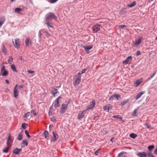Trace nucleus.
<instances>
[{"mask_svg": "<svg viewBox=\"0 0 157 157\" xmlns=\"http://www.w3.org/2000/svg\"><path fill=\"white\" fill-rule=\"evenodd\" d=\"M45 18L46 21H51L52 19L56 20L57 19V17L51 12L48 13L45 16Z\"/></svg>", "mask_w": 157, "mask_h": 157, "instance_id": "obj_1", "label": "nucleus"}, {"mask_svg": "<svg viewBox=\"0 0 157 157\" xmlns=\"http://www.w3.org/2000/svg\"><path fill=\"white\" fill-rule=\"evenodd\" d=\"M101 27V25H94L92 27L93 31L94 33H97L100 29V27Z\"/></svg>", "mask_w": 157, "mask_h": 157, "instance_id": "obj_2", "label": "nucleus"}, {"mask_svg": "<svg viewBox=\"0 0 157 157\" xmlns=\"http://www.w3.org/2000/svg\"><path fill=\"white\" fill-rule=\"evenodd\" d=\"M87 111L85 109L81 112V113H79L77 118L79 120H81L85 116V114Z\"/></svg>", "mask_w": 157, "mask_h": 157, "instance_id": "obj_3", "label": "nucleus"}, {"mask_svg": "<svg viewBox=\"0 0 157 157\" xmlns=\"http://www.w3.org/2000/svg\"><path fill=\"white\" fill-rule=\"evenodd\" d=\"M15 40V43H14L13 40V43L14 46V47L17 48H18L20 46V40L19 38H16Z\"/></svg>", "mask_w": 157, "mask_h": 157, "instance_id": "obj_4", "label": "nucleus"}, {"mask_svg": "<svg viewBox=\"0 0 157 157\" xmlns=\"http://www.w3.org/2000/svg\"><path fill=\"white\" fill-rule=\"evenodd\" d=\"M67 105L66 104H62L60 110V113L63 114L65 113L66 110L67 109Z\"/></svg>", "mask_w": 157, "mask_h": 157, "instance_id": "obj_5", "label": "nucleus"}, {"mask_svg": "<svg viewBox=\"0 0 157 157\" xmlns=\"http://www.w3.org/2000/svg\"><path fill=\"white\" fill-rule=\"evenodd\" d=\"M95 105V101L94 100H93L92 102H90V105L87 106V107L86 110L87 111L88 110L92 109L94 107Z\"/></svg>", "mask_w": 157, "mask_h": 157, "instance_id": "obj_6", "label": "nucleus"}, {"mask_svg": "<svg viewBox=\"0 0 157 157\" xmlns=\"http://www.w3.org/2000/svg\"><path fill=\"white\" fill-rule=\"evenodd\" d=\"M81 79L79 78H78L75 77V78L74 79L73 85L75 87H76V86L78 85L80 82H81Z\"/></svg>", "mask_w": 157, "mask_h": 157, "instance_id": "obj_7", "label": "nucleus"}, {"mask_svg": "<svg viewBox=\"0 0 157 157\" xmlns=\"http://www.w3.org/2000/svg\"><path fill=\"white\" fill-rule=\"evenodd\" d=\"M25 43L26 46L27 47H29L30 46H31L32 45V40H30L29 38H27L25 40Z\"/></svg>", "mask_w": 157, "mask_h": 157, "instance_id": "obj_8", "label": "nucleus"}, {"mask_svg": "<svg viewBox=\"0 0 157 157\" xmlns=\"http://www.w3.org/2000/svg\"><path fill=\"white\" fill-rule=\"evenodd\" d=\"M112 109V106L110 104H107L103 107L104 110L106 112H109L110 110H111Z\"/></svg>", "mask_w": 157, "mask_h": 157, "instance_id": "obj_9", "label": "nucleus"}, {"mask_svg": "<svg viewBox=\"0 0 157 157\" xmlns=\"http://www.w3.org/2000/svg\"><path fill=\"white\" fill-rule=\"evenodd\" d=\"M137 155L139 157H147V154L146 152L143 151L138 153Z\"/></svg>", "mask_w": 157, "mask_h": 157, "instance_id": "obj_10", "label": "nucleus"}, {"mask_svg": "<svg viewBox=\"0 0 157 157\" xmlns=\"http://www.w3.org/2000/svg\"><path fill=\"white\" fill-rule=\"evenodd\" d=\"M132 58L131 56H130L127 57L125 60H124L123 62V63L127 64H128V63L132 61Z\"/></svg>", "mask_w": 157, "mask_h": 157, "instance_id": "obj_11", "label": "nucleus"}, {"mask_svg": "<svg viewBox=\"0 0 157 157\" xmlns=\"http://www.w3.org/2000/svg\"><path fill=\"white\" fill-rule=\"evenodd\" d=\"M52 133L53 135V142H56L58 138V136L56 132H53Z\"/></svg>", "mask_w": 157, "mask_h": 157, "instance_id": "obj_12", "label": "nucleus"}, {"mask_svg": "<svg viewBox=\"0 0 157 157\" xmlns=\"http://www.w3.org/2000/svg\"><path fill=\"white\" fill-rule=\"evenodd\" d=\"M49 133L47 130H44V133L43 134V136L44 137L45 139L48 140L49 139Z\"/></svg>", "mask_w": 157, "mask_h": 157, "instance_id": "obj_13", "label": "nucleus"}, {"mask_svg": "<svg viewBox=\"0 0 157 157\" xmlns=\"http://www.w3.org/2000/svg\"><path fill=\"white\" fill-rule=\"evenodd\" d=\"M145 93V91H144L140 92L135 97V98L136 100L138 99L139 98H140L141 96L144 94Z\"/></svg>", "mask_w": 157, "mask_h": 157, "instance_id": "obj_14", "label": "nucleus"}, {"mask_svg": "<svg viewBox=\"0 0 157 157\" xmlns=\"http://www.w3.org/2000/svg\"><path fill=\"white\" fill-rule=\"evenodd\" d=\"M82 47L84 48L85 51H88L91 49L93 47V46L91 45L89 46H84Z\"/></svg>", "mask_w": 157, "mask_h": 157, "instance_id": "obj_15", "label": "nucleus"}, {"mask_svg": "<svg viewBox=\"0 0 157 157\" xmlns=\"http://www.w3.org/2000/svg\"><path fill=\"white\" fill-rule=\"evenodd\" d=\"M126 12V9L123 8H122L119 11V13L121 15H122L125 14Z\"/></svg>", "mask_w": 157, "mask_h": 157, "instance_id": "obj_16", "label": "nucleus"}, {"mask_svg": "<svg viewBox=\"0 0 157 157\" xmlns=\"http://www.w3.org/2000/svg\"><path fill=\"white\" fill-rule=\"evenodd\" d=\"M31 114L30 112H28L25 113L23 116V117L24 118H27L28 120H29L31 118V117H29L30 116Z\"/></svg>", "mask_w": 157, "mask_h": 157, "instance_id": "obj_17", "label": "nucleus"}, {"mask_svg": "<svg viewBox=\"0 0 157 157\" xmlns=\"http://www.w3.org/2000/svg\"><path fill=\"white\" fill-rule=\"evenodd\" d=\"M19 95V92L17 91V89L16 88L14 89L13 96L14 98H16Z\"/></svg>", "mask_w": 157, "mask_h": 157, "instance_id": "obj_18", "label": "nucleus"}, {"mask_svg": "<svg viewBox=\"0 0 157 157\" xmlns=\"http://www.w3.org/2000/svg\"><path fill=\"white\" fill-rule=\"evenodd\" d=\"M23 131L22 130L20 132V134L18 135L17 139L19 140H22L23 139V137H22L23 134Z\"/></svg>", "mask_w": 157, "mask_h": 157, "instance_id": "obj_19", "label": "nucleus"}, {"mask_svg": "<svg viewBox=\"0 0 157 157\" xmlns=\"http://www.w3.org/2000/svg\"><path fill=\"white\" fill-rule=\"evenodd\" d=\"M1 75H2L3 76H6L8 74V72L7 71L5 70L1 72Z\"/></svg>", "mask_w": 157, "mask_h": 157, "instance_id": "obj_20", "label": "nucleus"}, {"mask_svg": "<svg viewBox=\"0 0 157 157\" xmlns=\"http://www.w3.org/2000/svg\"><path fill=\"white\" fill-rule=\"evenodd\" d=\"M155 148V146L153 145H152L148 146L147 149L149 152H151L152 151V150Z\"/></svg>", "mask_w": 157, "mask_h": 157, "instance_id": "obj_21", "label": "nucleus"}, {"mask_svg": "<svg viewBox=\"0 0 157 157\" xmlns=\"http://www.w3.org/2000/svg\"><path fill=\"white\" fill-rule=\"evenodd\" d=\"M141 38H139L135 42L134 45L137 46L139 45L141 43Z\"/></svg>", "mask_w": 157, "mask_h": 157, "instance_id": "obj_22", "label": "nucleus"}, {"mask_svg": "<svg viewBox=\"0 0 157 157\" xmlns=\"http://www.w3.org/2000/svg\"><path fill=\"white\" fill-rule=\"evenodd\" d=\"M10 149V147L9 146L6 147L4 148L2 151L3 153H7L9 151Z\"/></svg>", "mask_w": 157, "mask_h": 157, "instance_id": "obj_23", "label": "nucleus"}, {"mask_svg": "<svg viewBox=\"0 0 157 157\" xmlns=\"http://www.w3.org/2000/svg\"><path fill=\"white\" fill-rule=\"evenodd\" d=\"M11 68L13 71L16 72H17L18 71L17 70L15 65L14 64H13L11 65Z\"/></svg>", "mask_w": 157, "mask_h": 157, "instance_id": "obj_24", "label": "nucleus"}, {"mask_svg": "<svg viewBox=\"0 0 157 157\" xmlns=\"http://www.w3.org/2000/svg\"><path fill=\"white\" fill-rule=\"evenodd\" d=\"M58 92L57 91V89L56 88H53L52 89V93L54 95V96H55L56 94Z\"/></svg>", "mask_w": 157, "mask_h": 157, "instance_id": "obj_25", "label": "nucleus"}, {"mask_svg": "<svg viewBox=\"0 0 157 157\" xmlns=\"http://www.w3.org/2000/svg\"><path fill=\"white\" fill-rule=\"evenodd\" d=\"M129 101V100L128 99H126L123 101L121 103V105L122 106H124Z\"/></svg>", "mask_w": 157, "mask_h": 157, "instance_id": "obj_26", "label": "nucleus"}, {"mask_svg": "<svg viewBox=\"0 0 157 157\" xmlns=\"http://www.w3.org/2000/svg\"><path fill=\"white\" fill-rule=\"evenodd\" d=\"M13 152L15 155H18L20 154L19 151H18V148L17 147L13 150Z\"/></svg>", "mask_w": 157, "mask_h": 157, "instance_id": "obj_27", "label": "nucleus"}, {"mask_svg": "<svg viewBox=\"0 0 157 157\" xmlns=\"http://www.w3.org/2000/svg\"><path fill=\"white\" fill-rule=\"evenodd\" d=\"M129 136L132 139H135L137 136V135L135 133H132L130 134Z\"/></svg>", "mask_w": 157, "mask_h": 157, "instance_id": "obj_28", "label": "nucleus"}, {"mask_svg": "<svg viewBox=\"0 0 157 157\" xmlns=\"http://www.w3.org/2000/svg\"><path fill=\"white\" fill-rule=\"evenodd\" d=\"M46 22L45 23V24H47L48 26H49L52 28H53V27L52 25V23L48 21H46Z\"/></svg>", "mask_w": 157, "mask_h": 157, "instance_id": "obj_29", "label": "nucleus"}, {"mask_svg": "<svg viewBox=\"0 0 157 157\" xmlns=\"http://www.w3.org/2000/svg\"><path fill=\"white\" fill-rule=\"evenodd\" d=\"M136 4V2L135 1H133L131 4L128 5V6L129 7L131 8L134 7Z\"/></svg>", "mask_w": 157, "mask_h": 157, "instance_id": "obj_30", "label": "nucleus"}, {"mask_svg": "<svg viewBox=\"0 0 157 157\" xmlns=\"http://www.w3.org/2000/svg\"><path fill=\"white\" fill-rule=\"evenodd\" d=\"M13 61V58L12 56H10L9 58V59L8 60V63L10 64L12 63Z\"/></svg>", "mask_w": 157, "mask_h": 157, "instance_id": "obj_31", "label": "nucleus"}, {"mask_svg": "<svg viewBox=\"0 0 157 157\" xmlns=\"http://www.w3.org/2000/svg\"><path fill=\"white\" fill-rule=\"evenodd\" d=\"M22 10L20 8H17L15 9V12L17 13H19L20 11Z\"/></svg>", "mask_w": 157, "mask_h": 157, "instance_id": "obj_32", "label": "nucleus"}, {"mask_svg": "<svg viewBox=\"0 0 157 157\" xmlns=\"http://www.w3.org/2000/svg\"><path fill=\"white\" fill-rule=\"evenodd\" d=\"M115 95V98H116L117 100H119L121 99V95L118 94H116Z\"/></svg>", "mask_w": 157, "mask_h": 157, "instance_id": "obj_33", "label": "nucleus"}, {"mask_svg": "<svg viewBox=\"0 0 157 157\" xmlns=\"http://www.w3.org/2000/svg\"><path fill=\"white\" fill-rule=\"evenodd\" d=\"M138 109H134V111L132 113V115L133 116H137V115L136 114L137 111Z\"/></svg>", "mask_w": 157, "mask_h": 157, "instance_id": "obj_34", "label": "nucleus"}, {"mask_svg": "<svg viewBox=\"0 0 157 157\" xmlns=\"http://www.w3.org/2000/svg\"><path fill=\"white\" fill-rule=\"evenodd\" d=\"M113 117L114 118H117L118 119L120 120H122V118L120 115H116L114 116Z\"/></svg>", "mask_w": 157, "mask_h": 157, "instance_id": "obj_35", "label": "nucleus"}, {"mask_svg": "<svg viewBox=\"0 0 157 157\" xmlns=\"http://www.w3.org/2000/svg\"><path fill=\"white\" fill-rule=\"evenodd\" d=\"M141 82L140 81V80H137L135 82L136 86L137 87L141 83Z\"/></svg>", "mask_w": 157, "mask_h": 157, "instance_id": "obj_36", "label": "nucleus"}, {"mask_svg": "<svg viewBox=\"0 0 157 157\" xmlns=\"http://www.w3.org/2000/svg\"><path fill=\"white\" fill-rule=\"evenodd\" d=\"M127 154V152H126L122 151L118 154L117 157H120L121 155H123L124 154Z\"/></svg>", "mask_w": 157, "mask_h": 157, "instance_id": "obj_37", "label": "nucleus"}, {"mask_svg": "<svg viewBox=\"0 0 157 157\" xmlns=\"http://www.w3.org/2000/svg\"><path fill=\"white\" fill-rule=\"evenodd\" d=\"M25 134L28 137V138H29L31 137V136L29 135V132H28V131L27 130H25Z\"/></svg>", "mask_w": 157, "mask_h": 157, "instance_id": "obj_38", "label": "nucleus"}, {"mask_svg": "<svg viewBox=\"0 0 157 157\" xmlns=\"http://www.w3.org/2000/svg\"><path fill=\"white\" fill-rule=\"evenodd\" d=\"M2 49V52L5 54H6V53L7 52V51L6 49V48H5V46H4V45L3 46Z\"/></svg>", "mask_w": 157, "mask_h": 157, "instance_id": "obj_39", "label": "nucleus"}, {"mask_svg": "<svg viewBox=\"0 0 157 157\" xmlns=\"http://www.w3.org/2000/svg\"><path fill=\"white\" fill-rule=\"evenodd\" d=\"M27 126V124L25 123H23L22 124L21 127L23 129H25L26 128Z\"/></svg>", "mask_w": 157, "mask_h": 157, "instance_id": "obj_40", "label": "nucleus"}, {"mask_svg": "<svg viewBox=\"0 0 157 157\" xmlns=\"http://www.w3.org/2000/svg\"><path fill=\"white\" fill-rule=\"evenodd\" d=\"M115 95H112L111 96H110L109 98V100L110 101H113L114 98H115Z\"/></svg>", "mask_w": 157, "mask_h": 157, "instance_id": "obj_41", "label": "nucleus"}, {"mask_svg": "<svg viewBox=\"0 0 157 157\" xmlns=\"http://www.w3.org/2000/svg\"><path fill=\"white\" fill-rule=\"evenodd\" d=\"M28 142L26 140H23L22 143V144H25L26 146H27L28 145Z\"/></svg>", "mask_w": 157, "mask_h": 157, "instance_id": "obj_42", "label": "nucleus"}, {"mask_svg": "<svg viewBox=\"0 0 157 157\" xmlns=\"http://www.w3.org/2000/svg\"><path fill=\"white\" fill-rule=\"evenodd\" d=\"M147 154L148 157H155L154 155L151 152H149Z\"/></svg>", "mask_w": 157, "mask_h": 157, "instance_id": "obj_43", "label": "nucleus"}, {"mask_svg": "<svg viewBox=\"0 0 157 157\" xmlns=\"http://www.w3.org/2000/svg\"><path fill=\"white\" fill-rule=\"evenodd\" d=\"M101 150V148H99L95 152L94 154L95 155H96L98 156V153H99V151Z\"/></svg>", "mask_w": 157, "mask_h": 157, "instance_id": "obj_44", "label": "nucleus"}, {"mask_svg": "<svg viewBox=\"0 0 157 157\" xmlns=\"http://www.w3.org/2000/svg\"><path fill=\"white\" fill-rule=\"evenodd\" d=\"M81 74H82V73H80V72H79L78 73V75H76L75 76V77H77L78 78H80V79H81Z\"/></svg>", "mask_w": 157, "mask_h": 157, "instance_id": "obj_45", "label": "nucleus"}, {"mask_svg": "<svg viewBox=\"0 0 157 157\" xmlns=\"http://www.w3.org/2000/svg\"><path fill=\"white\" fill-rule=\"evenodd\" d=\"M31 113H33V115L35 116H36V111L34 110H32L31 111Z\"/></svg>", "mask_w": 157, "mask_h": 157, "instance_id": "obj_46", "label": "nucleus"}, {"mask_svg": "<svg viewBox=\"0 0 157 157\" xmlns=\"http://www.w3.org/2000/svg\"><path fill=\"white\" fill-rule=\"evenodd\" d=\"M87 69H88V67H86V68H85L84 69H83L82 70V72H81L82 74H83L85 73V71L86 70H87Z\"/></svg>", "mask_w": 157, "mask_h": 157, "instance_id": "obj_47", "label": "nucleus"}, {"mask_svg": "<svg viewBox=\"0 0 157 157\" xmlns=\"http://www.w3.org/2000/svg\"><path fill=\"white\" fill-rule=\"evenodd\" d=\"M51 121L53 122H56V120L54 117H52L51 118Z\"/></svg>", "mask_w": 157, "mask_h": 157, "instance_id": "obj_48", "label": "nucleus"}, {"mask_svg": "<svg viewBox=\"0 0 157 157\" xmlns=\"http://www.w3.org/2000/svg\"><path fill=\"white\" fill-rule=\"evenodd\" d=\"M145 125L147 126V128H150L151 127V125L149 124L148 123H146L145 124Z\"/></svg>", "mask_w": 157, "mask_h": 157, "instance_id": "obj_49", "label": "nucleus"}, {"mask_svg": "<svg viewBox=\"0 0 157 157\" xmlns=\"http://www.w3.org/2000/svg\"><path fill=\"white\" fill-rule=\"evenodd\" d=\"M42 35V33L40 32V30L39 32V34H38V36L40 38V39H41V36Z\"/></svg>", "mask_w": 157, "mask_h": 157, "instance_id": "obj_50", "label": "nucleus"}, {"mask_svg": "<svg viewBox=\"0 0 157 157\" xmlns=\"http://www.w3.org/2000/svg\"><path fill=\"white\" fill-rule=\"evenodd\" d=\"M59 103H55L54 107L55 108L58 107L59 106Z\"/></svg>", "mask_w": 157, "mask_h": 157, "instance_id": "obj_51", "label": "nucleus"}, {"mask_svg": "<svg viewBox=\"0 0 157 157\" xmlns=\"http://www.w3.org/2000/svg\"><path fill=\"white\" fill-rule=\"evenodd\" d=\"M141 54V53H140V51H136V56H139Z\"/></svg>", "mask_w": 157, "mask_h": 157, "instance_id": "obj_52", "label": "nucleus"}, {"mask_svg": "<svg viewBox=\"0 0 157 157\" xmlns=\"http://www.w3.org/2000/svg\"><path fill=\"white\" fill-rule=\"evenodd\" d=\"M29 73H31V74H33V73H34L35 72V71H30L29 70H28L27 71Z\"/></svg>", "mask_w": 157, "mask_h": 157, "instance_id": "obj_53", "label": "nucleus"}, {"mask_svg": "<svg viewBox=\"0 0 157 157\" xmlns=\"http://www.w3.org/2000/svg\"><path fill=\"white\" fill-rule=\"evenodd\" d=\"M5 70H6L5 68V66H3L2 67V68L1 69V71L2 72Z\"/></svg>", "mask_w": 157, "mask_h": 157, "instance_id": "obj_54", "label": "nucleus"}, {"mask_svg": "<svg viewBox=\"0 0 157 157\" xmlns=\"http://www.w3.org/2000/svg\"><path fill=\"white\" fill-rule=\"evenodd\" d=\"M45 33H46V36H51V35L50 34L48 31H46Z\"/></svg>", "mask_w": 157, "mask_h": 157, "instance_id": "obj_55", "label": "nucleus"}, {"mask_svg": "<svg viewBox=\"0 0 157 157\" xmlns=\"http://www.w3.org/2000/svg\"><path fill=\"white\" fill-rule=\"evenodd\" d=\"M11 136L10 135H9V136L8 137L7 141H10V140H11Z\"/></svg>", "mask_w": 157, "mask_h": 157, "instance_id": "obj_56", "label": "nucleus"}, {"mask_svg": "<svg viewBox=\"0 0 157 157\" xmlns=\"http://www.w3.org/2000/svg\"><path fill=\"white\" fill-rule=\"evenodd\" d=\"M40 32L42 33V34L45 33L46 32V30H44V29H41L40 30Z\"/></svg>", "mask_w": 157, "mask_h": 157, "instance_id": "obj_57", "label": "nucleus"}, {"mask_svg": "<svg viewBox=\"0 0 157 157\" xmlns=\"http://www.w3.org/2000/svg\"><path fill=\"white\" fill-rule=\"evenodd\" d=\"M119 27L121 28H123L124 27H126V26L124 25H119Z\"/></svg>", "mask_w": 157, "mask_h": 157, "instance_id": "obj_58", "label": "nucleus"}, {"mask_svg": "<svg viewBox=\"0 0 157 157\" xmlns=\"http://www.w3.org/2000/svg\"><path fill=\"white\" fill-rule=\"evenodd\" d=\"M99 117V116L97 115L94 118V120L95 121H97L98 120V118Z\"/></svg>", "mask_w": 157, "mask_h": 157, "instance_id": "obj_59", "label": "nucleus"}, {"mask_svg": "<svg viewBox=\"0 0 157 157\" xmlns=\"http://www.w3.org/2000/svg\"><path fill=\"white\" fill-rule=\"evenodd\" d=\"M53 111H49L48 112V114L49 116H52L53 114L52 112Z\"/></svg>", "mask_w": 157, "mask_h": 157, "instance_id": "obj_60", "label": "nucleus"}, {"mask_svg": "<svg viewBox=\"0 0 157 157\" xmlns=\"http://www.w3.org/2000/svg\"><path fill=\"white\" fill-rule=\"evenodd\" d=\"M58 0H51L50 2L51 3H54L56 2Z\"/></svg>", "mask_w": 157, "mask_h": 157, "instance_id": "obj_61", "label": "nucleus"}, {"mask_svg": "<svg viewBox=\"0 0 157 157\" xmlns=\"http://www.w3.org/2000/svg\"><path fill=\"white\" fill-rule=\"evenodd\" d=\"M154 153L155 155H157V146L156 147V148L154 151Z\"/></svg>", "mask_w": 157, "mask_h": 157, "instance_id": "obj_62", "label": "nucleus"}, {"mask_svg": "<svg viewBox=\"0 0 157 157\" xmlns=\"http://www.w3.org/2000/svg\"><path fill=\"white\" fill-rule=\"evenodd\" d=\"M49 111H53V108L52 105L50 107Z\"/></svg>", "mask_w": 157, "mask_h": 157, "instance_id": "obj_63", "label": "nucleus"}, {"mask_svg": "<svg viewBox=\"0 0 157 157\" xmlns=\"http://www.w3.org/2000/svg\"><path fill=\"white\" fill-rule=\"evenodd\" d=\"M55 103H59V100L57 98L55 101Z\"/></svg>", "mask_w": 157, "mask_h": 157, "instance_id": "obj_64", "label": "nucleus"}]
</instances>
